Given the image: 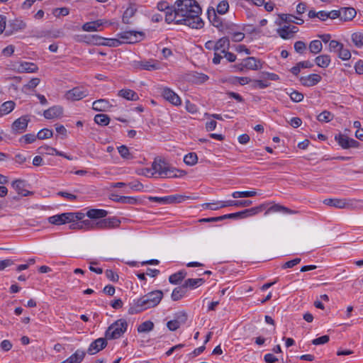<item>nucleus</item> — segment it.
Returning a JSON list of instances; mask_svg holds the SVG:
<instances>
[{"label": "nucleus", "mask_w": 363, "mask_h": 363, "mask_svg": "<svg viewBox=\"0 0 363 363\" xmlns=\"http://www.w3.org/2000/svg\"><path fill=\"white\" fill-rule=\"evenodd\" d=\"M240 65L251 70H257L262 68L261 61L254 57H248L244 59Z\"/></svg>", "instance_id": "6ab92c4d"}, {"label": "nucleus", "mask_w": 363, "mask_h": 363, "mask_svg": "<svg viewBox=\"0 0 363 363\" xmlns=\"http://www.w3.org/2000/svg\"><path fill=\"white\" fill-rule=\"evenodd\" d=\"M230 40L227 37H223L216 41V49L214 51V57L212 62L214 65L220 63L223 55L229 50Z\"/></svg>", "instance_id": "0eeeda50"}, {"label": "nucleus", "mask_w": 363, "mask_h": 363, "mask_svg": "<svg viewBox=\"0 0 363 363\" xmlns=\"http://www.w3.org/2000/svg\"><path fill=\"white\" fill-rule=\"evenodd\" d=\"M186 276L184 270H180L169 277V281L172 284H178Z\"/></svg>", "instance_id": "e433bc0d"}, {"label": "nucleus", "mask_w": 363, "mask_h": 363, "mask_svg": "<svg viewBox=\"0 0 363 363\" xmlns=\"http://www.w3.org/2000/svg\"><path fill=\"white\" fill-rule=\"evenodd\" d=\"M267 207L266 203H262L258 206L243 210L245 218L257 215Z\"/></svg>", "instance_id": "72a5a7b5"}, {"label": "nucleus", "mask_w": 363, "mask_h": 363, "mask_svg": "<svg viewBox=\"0 0 363 363\" xmlns=\"http://www.w3.org/2000/svg\"><path fill=\"white\" fill-rule=\"evenodd\" d=\"M118 37L122 40V43H133L138 40V36L140 38L144 35L143 32L129 30L124 31L118 33ZM120 42L119 44H121Z\"/></svg>", "instance_id": "f8f14e48"}, {"label": "nucleus", "mask_w": 363, "mask_h": 363, "mask_svg": "<svg viewBox=\"0 0 363 363\" xmlns=\"http://www.w3.org/2000/svg\"><path fill=\"white\" fill-rule=\"evenodd\" d=\"M157 8L161 11H165V16L169 11H174V6L169 7V4L167 1H162L157 3Z\"/></svg>", "instance_id": "6e6d98bb"}, {"label": "nucleus", "mask_w": 363, "mask_h": 363, "mask_svg": "<svg viewBox=\"0 0 363 363\" xmlns=\"http://www.w3.org/2000/svg\"><path fill=\"white\" fill-rule=\"evenodd\" d=\"M19 69H21V72H23L34 73L38 71V67L33 62H26L21 64Z\"/></svg>", "instance_id": "a19ab883"}, {"label": "nucleus", "mask_w": 363, "mask_h": 363, "mask_svg": "<svg viewBox=\"0 0 363 363\" xmlns=\"http://www.w3.org/2000/svg\"><path fill=\"white\" fill-rule=\"evenodd\" d=\"M135 68L141 70L153 71L160 68V63L155 60L134 61Z\"/></svg>", "instance_id": "9b49d317"}, {"label": "nucleus", "mask_w": 363, "mask_h": 363, "mask_svg": "<svg viewBox=\"0 0 363 363\" xmlns=\"http://www.w3.org/2000/svg\"><path fill=\"white\" fill-rule=\"evenodd\" d=\"M137 11V9L134 5L130 4L129 6L125 10L123 16L122 21L123 23L130 24L131 23L130 18L134 16Z\"/></svg>", "instance_id": "c85d7f7f"}, {"label": "nucleus", "mask_w": 363, "mask_h": 363, "mask_svg": "<svg viewBox=\"0 0 363 363\" xmlns=\"http://www.w3.org/2000/svg\"><path fill=\"white\" fill-rule=\"evenodd\" d=\"M330 340L328 335H323L321 337H317L312 340V344L315 345H323L327 343Z\"/></svg>", "instance_id": "e2e57ef3"}, {"label": "nucleus", "mask_w": 363, "mask_h": 363, "mask_svg": "<svg viewBox=\"0 0 363 363\" xmlns=\"http://www.w3.org/2000/svg\"><path fill=\"white\" fill-rule=\"evenodd\" d=\"M111 199L118 203L129 204H135L138 201V199L133 196H118L116 194L111 195Z\"/></svg>", "instance_id": "7c9ffc66"}, {"label": "nucleus", "mask_w": 363, "mask_h": 363, "mask_svg": "<svg viewBox=\"0 0 363 363\" xmlns=\"http://www.w3.org/2000/svg\"><path fill=\"white\" fill-rule=\"evenodd\" d=\"M334 118V115L330 111H323L318 116L317 119L321 123H328Z\"/></svg>", "instance_id": "79ce46f5"}, {"label": "nucleus", "mask_w": 363, "mask_h": 363, "mask_svg": "<svg viewBox=\"0 0 363 363\" xmlns=\"http://www.w3.org/2000/svg\"><path fill=\"white\" fill-rule=\"evenodd\" d=\"M53 135L52 130L48 128H43L40 130L38 134L37 138L40 140H45L50 138Z\"/></svg>", "instance_id": "603ef678"}, {"label": "nucleus", "mask_w": 363, "mask_h": 363, "mask_svg": "<svg viewBox=\"0 0 363 363\" xmlns=\"http://www.w3.org/2000/svg\"><path fill=\"white\" fill-rule=\"evenodd\" d=\"M128 323L125 319L121 318L113 323L106 330L105 337L113 340L121 337L127 330Z\"/></svg>", "instance_id": "20e7f679"}, {"label": "nucleus", "mask_w": 363, "mask_h": 363, "mask_svg": "<svg viewBox=\"0 0 363 363\" xmlns=\"http://www.w3.org/2000/svg\"><path fill=\"white\" fill-rule=\"evenodd\" d=\"M270 85L266 80L252 79L251 86L252 89H265Z\"/></svg>", "instance_id": "09e8293b"}, {"label": "nucleus", "mask_w": 363, "mask_h": 363, "mask_svg": "<svg viewBox=\"0 0 363 363\" xmlns=\"http://www.w3.org/2000/svg\"><path fill=\"white\" fill-rule=\"evenodd\" d=\"M130 189L135 191H142L143 190V185L138 181L130 182L127 184Z\"/></svg>", "instance_id": "052dcab7"}, {"label": "nucleus", "mask_w": 363, "mask_h": 363, "mask_svg": "<svg viewBox=\"0 0 363 363\" xmlns=\"http://www.w3.org/2000/svg\"><path fill=\"white\" fill-rule=\"evenodd\" d=\"M29 118L27 116H23L15 120L11 125V130L13 133H22L26 131Z\"/></svg>", "instance_id": "dca6fc26"}, {"label": "nucleus", "mask_w": 363, "mask_h": 363, "mask_svg": "<svg viewBox=\"0 0 363 363\" xmlns=\"http://www.w3.org/2000/svg\"><path fill=\"white\" fill-rule=\"evenodd\" d=\"M16 107V103L13 101H7L0 106V111L3 116L10 113Z\"/></svg>", "instance_id": "4c0bfd02"}, {"label": "nucleus", "mask_w": 363, "mask_h": 363, "mask_svg": "<svg viewBox=\"0 0 363 363\" xmlns=\"http://www.w3.org/2000/svg\"><path fill=\"white\" fill-rule=\"evenodd\" d=\"M118 151L121 157L125 160H131L133 159V155L129 151V149L126 145H122L118 147Z\"/></svg>", "instance_id": "49530a36"}, {"label": "nucleus", "mask_w": 363, "mask_h": 363, "mask_svg": "<svg viewBox=\"0 0 363 363\" xmlns=\"http://www.w3.org/2000/svg\"><path fill=\"white\" fill-rule=\"evenodd\" d=\"M86 215L91 219H100L106 218L108 211L104 209L91 208L86 211Z\"/></svg>", "instance_id": "a878e982"}, {"label": "nucleus", "mask_w": 363, "mask_h": 363, "mask_svg": "<svg viewBox=\"0 0 363 363\" xmlns=\"http://www.w3.org/2000/svg\"><path fill=\"white\" fill-rule=\"evenodd\" d=\"M335 140L337 142L343 149H349L351 147H358L359 143L354 139L350 138L345 135L338 134L335 137Z\"/></svg>", "instance_id": "ddd939ff"}, {"label": "nucleus", "mask_w": 363, "mask_h": 363, "mask_svg": "<svg viewBox=\"0 0 363 363\" xmlns=\"http://www.w3.org/2000/svg\"><path fill=\"white\" fill-rule=\"evenodd\" d=\"M163 298L161 290H155L147 293L143 296L133 300L128 308L130 315L137 314L147 309L157 306Z\"/></svg>", "instance_id": "f03ea898"}, {"label": "nucleus", "mask_w": 363, "mask_h": 363, "mask_svg": "<svg viewBox=\"0 0 363 363\" xmlns=\"http://www.w3.org/2000/svg\"><path fill=\"white\" fill-rule=\"evenodd\" d=\"M149 201L157 202L162 204L181 203L184 200V196L182 195H171L163 197L150 196Z\"/></svg>", "instance_id": "4468645a"}, {"label": "nucleus", "mask_w": 363, "mask_h": 363, "mask_svg": "<svg viewBox=\"0 0 363 363\" xmlns=\"http://www.w3.org/2000/svg\"><path fill=\"white\" fill-rule=\"evenodd\" d=\"M289 30V26H284L282 28L277 29V33L281 38L286 40L292 38Z\"/></svg>", "instance_id": "5fc2aeb1"}, {"label": "nucleus", "mask_w": 363, "mask_h": 363, "mask_svg": "<svg viewBox=\"0 0 363 363\" xmlns=\"http://www.w3.org/2000/svg\"><path fill=\"white\" fill-rule=\"evenodd\" d=\"M207 16L209 21L214 27L217 28L223 33H230L233 24L224 22L223 19L216 14V10L213 8L208 9Z\"/></svg>", "instance_id": "423d86ee"}, {"label": "nucleus", "mask_w": 363, "mask_h": 363, "mask_svg": "<svg viewBox=\"0 0 363 363\" xmlns=\"http://www.w3.org/2000/svg\"><path fill=\"white\" fill-rule=\"evenodd\" d=\"M88 94L89 91L87 89L77 86L67 91L65 93V98L71 101H79L87 96Z\"/></svg>", "instance_id": "9d476101"}, {"label": "nucleus", "mask_w": 363, "mask_h": 363, "mask_svg": "<svg viewBox=\"0 0 363 363\" xmlns=\"http://www.w3.org/2000/svg\"><path fill=\"white\" fill-rule=\"evenodd\" d=\"M342 43H340L337 40H332L329 43V51L333 52H337L340 49H341Z\"/></svg>", "instance_id": "13d9d810"}, {"label": "nucleus", "mask_w": 363, "mask_h": 363, "mask_svg": "<svg viewBox=\"0 0 363 363\" xmlns=\"http://www.w3.org/2000/svg\"><path fill=\"white\" fill-rule=\"evenodd\" d=\"M301 258H295L294 259H291V260H289L286 262H285L282 266H281V268L282 269H287V268H292L294 267V266L297 265L298 264H299L301 262Z\"/></svg>", "instance_id": "0e129e2a"}, {"label": "nucleus", "mask_w": 363, "mask_h": 363, "mask_svg": "<svg viewBox=\"0 0 363 363\" xmlns=\"http://www.w3.org/2000/svg\"><path fill=\"white\" fill-rule=\"evenodd\" d=\"M308 49L313 55H316L321 52L323 49L322 42L319 40H312L308 45Z\"/></svg>", "instance_id": "ea45409f"}, {"label": "nucleus", "mask_w": 363, "mask_h": 363, "mask_svg": "<svg viewBox=\"0 0 363 363\" xmlns=\"http://www.w3.org/2000/svg\"><path fill=\"white\" fill-rule=\"evenodd\" d=\"M345 199H325L323 200V203L326 206L334 207L336 208L344 209Z\"/></svg>", "instance_id": "cd10ccee"}, {"label": "nucleus", "mask_w": 363, "mask_h": 363, "mask_svg": "<svg viewBox=\"0 0 363 363\" xmlns=\"http://www.w3.org/2000/svg\"><path fill=\"white\" fill-rule=\"evenodd\" d=\"M337 56L342 60H348L351 58V52L349 49L345 48L344 45L338 50Z\"/></svg>", "instance_id": "3c124183"}, {"label": "nucleus", "mask_w": 363, "mask_h": 363, "mask_svg": "<svg viewBox=\"0 0 363 363\" xmlns=\"http://www.w3.org/2000/svg\"><path fill=\"white\" fill-rule=\"evenodd\" d=\"M106 338L100 337L92 342L87 352L89 354H94L102 350L107 345Z\"/></svg>", "instance_id": "f3484780"}, {"label": "nucleus", "mask_w": 363, "mask_h": 363, "mask_svg": "<svg viewBox=\"0 0 363 363\" xmlns=\"http://www.w3.org/2000/svg\"><path fill=\"white\" fill-rule=\"evenodd\" d=\"M287 94L289 95L291 100L296 103L301 102L304 98L302 93L296 90H294L291 92H287Z\"/></svg>", "instance_id": "864d4df0"}, {"label": "nucleus", "mask_w": 363, "mask_h": 363, "mask_svg": "<svg viewBox=\"0 0 363 363\" xmlns=\"http://www.w3.org/2000/svg\"><path fill=\"white\" fill-rule=\"evenodd\" d=\"M357 11L352 7H342L340 9V20L343 21H352L356 16Z\"/></svg>", "instance_id": "4be33fe9"}, {"label": "nucleus", "mask_w": 363, "mask_h": 363, "mask_svg": "<svg viewBox=\"0 0 363 363\" xmlns=\"http://www.w3.org/2000/svg\"><path fill=\"white\" fill-rule=\"evenodd\" d=\"M94 122L98 125L105 126L110 122V118L106 114L99 113L94 116Z\"/></svg>", "instance_id": "c03bdc74"}, {"label": "nucleus", "mask_w": 363, "mask_h": 363, "mask_svg": "<svg viewBox=\"0 0 363 363\" xmlns=\"http://www.w3.org/2000/svg\"><path fill=\"white\" fill-rule=\"evenodd\" d=\"M201 13V9L196 0H177L174 11L167 13L165 21L167 23L174 22L176 24H183L199 29L203 26Z\"/></svg>", "instance_id": "f257e3e1"}, {"label": "nucleus", "mask_w": 363, "mask_h": 363, "mask_svg": "<svg viewBox=\"0 0 363 363\" xmlns=\"http://www.w3.org/2000/svg\"><path fill=\"white\" fill-rule=\"evenodd\" d=\"M154 328V323L151 320H146L142 323L138 327V332L140 333H147L152 330Z\"/></svg>", "instance_id": "37998d69"}, {"label": "nucleus", "mask_w": 363, "mask_h": 363, "mask_svg": "<svg viewBox=\"0 0 363 363\" xmlns=\"http://www.w3.org/2000/svg\"><path fill=\"white\" fill-rule=\"evenodd\" d=\"M105 274L107 279H108L110 281L113 282H117L118 281V275L111 269H106L105 272Z\"/></svg>", "instance_id": "69168bd1"}, {"label": "nucleus", "mask_w": 363, "mask_h": 363, "mask_svg": "<svg viewBox=\"0 0 363 363\" xmlns=\"http://www.w3.org/2000/svg\"><path fill=\"white\" fill-rule=\"evenodd\" d=\"M351 40L357 48H363V32H355L351 35Z\"/></svg>", "instance_id": "58836bf2"}, {"label": "nucleus", "mask_w": 363, "mask_h": 363, "mask_svg": "<svg viewBox=\"0 0 363 363\" xmlns=\"http://www.w3.org/2000/svg\"><path fill=\"white\" fill-rule=\"evenodd\" d=\"M161 96L171 104L178 106L182 104V99L172 89L162 86L160 88Z\"/></svg>", "instance_id": "6e6552de"}, {"label": "nucleus", "mask_w": 363, "mask_h": 363, "mask_svg": "<svg viewBox=\"0 0 363 363\" xmlns=\"http://www.w3.org/2000/svg\"><path fill=\"white\" fill-rule=\"evenodd\" d=\"M294 50L298 54H303L306 50V45L303 41L298 40L294 43Z\"/></svg>", "instance_id": "bf43d9fd"}, {"label": "nucleus", "mask_w": 363, "mask_h": 363, "mask_svg": "<svg viewBox=\"0 0 363 363\" xmlns=\"http://www.w3.org/2000/svg\"><path fill=\"white\" fill-rule=\"evenodd\" d=\"M86 352L84 350L78 349L74 354L60 363H81L84 359Z\"/></svg>", "instance_id": "412c9836"}, {"label": "nucleus", "mask_w": 363, "mask_h": 363, "mask_svg": "<svg viewBox=\"0 0 363 363\" xmlns=\"http://www.w3.org/2000/svg\"><path fill=\"white\" fill-rule=\"evenodd\" d=\"M105 220L108 224V228H109V229L117 228L121 224V220L116 217L107 218H105Z\"/></svg>", "instance_id": "4d7b16f0"}, {"label": "nucleus", "mask_w": 363, "mask_h": 363, "mask_svg": "<svg viewBox=\"0 0 363 363\" xmlns=\"http://www.w3.org/2000/svg\"><path fill=\"white\" fill-rule=\"evenodd\" d=\"M175 320L180 324H184L187 320V314L184 311H180L175 315Z\"/></svg>", "instance_id": "680f3d73"}, {"label": "nucleus", "mask_w": 363, "mask_h": 363, "mask_svg": "<svg viewBox=\"0 0 363 363\" xmlns=\"http://www.w3.org/2000/svg\"><path fill=\"white\" fill-rule=\"evenodd\" d=\"M262 77H263L264 80H271V81H277L279 79V77L275 74V73H271V72H262Z\"/></svg>", "instance_id": "338daca9"}, {"label": "nucleus", "mask_w": 363, "mask_h": 363, "mask_svg": "<svg viewBox=\"0 0 363 363\" xmlns=\"http://www.w3.org/2000/svg\"><path fill=\"white\" fill-rule=\"evenodd\" d=\"M26 27V23L23 20L16 18L9 21L5 33L6 35H11L16 32L24 30Z\"/></svg>", "instance_id": "2eb2a0df"}, {"label": "nucleus", "mask_w": 363, "mask_h": 363, "mask_svg": "<svg viewBox=\"0 0 363 363\" xmlns=\"http://www.w3.org/2000/svg\"><path fill=\"white\" fill-rule=\"evenodd\" d=\"M344 209L357 210L363 208V200L354 199H345Z\"/></svg>", "instance_id": "bb28decb"}, {"label": "nucleus", "mask_w": 363, "mask_h": 363, "mask_svg": "<svg viewBox=\"0 0 363 363\" xmlns=\"http://www.w3.org/2000/svg\"><path fill=\"white\" fill-rule=\"evenodd\" d=\"M104 20L99 19L94 21L87 22L85 23L82 26V29L84 31L87 32H92V31H96L98 30V28L104 25Z\"/></svg>", "instance_id": "c756f323"}, {"label": "nucleus", "mask_w": 363, "mask_h": 363, "mask_svg": "<svg viewBox=\"0 0 363 363\" xmlns=\"http://www.w3.org/2000/svg\"><path fill=\"white\" fill-rule=\"evenodd\" d=\"M205 282V280L201 278L198 279H187L184 282L183 285L186 288L196 289L198 286L202 285Z\"/></svg>", "instance_id": "f704fd0d"}, {"label": "nucleus", "mask_w": 363, "mask_h": 363, "mask_svg": "<svg viewBox=\"0 0 363 363\" xmlns=\"http://www.w3.org/2000/svg\"><path fill=\"white\" fill-rule=\"evenodd\" d=\"M37 138V135H35L34 134H26L24 135L21 138V141H23L26 144H30L35 141Z\"/></svg>", "instance_id": "774afa93"}, {"label": "nucleus", "mask_w": 363, "mask_h": 363, "mask_svg": "<svg viewBox=\"0 0 363 363\" xmlns=\"http://www.w3.org/2000/svg\"><path fill=\"white\" fill-rule=\"evenodd\" d=\"M11 186L22 196H26L30 194V191L25 189L26 182L23 180L16 179L12 182Z\"/></svg>", "instance_id": "5701e85b"}, {"label": "nucleus", "mask_w": 363, "mask_h": 363, "mask_svg": "<svg viewBox=\"0 0 363 363\" xmlns=\"http://www.w3.org/2000/svg\"><path fill=\"white\" fill-rule=\"evenodd\" d=\"M331 62V58L330 55L324 54L318 55L315 58V62L316 65L321 68H326L328 67Z\"/></svg>", "instance_id": "2f4dec72"}, {"label": "nucleus", "mask_w": 363, "mask_h": 363, "mask_svg": "<svg viewBox=\"0 0 363 363\" xmlns=\"http://www.w3.org/2000/svg\"><path fill=\"white\" fill-rule=\"evenodd\" d=\"M256 195H257V192L255 191H234L232 194V196L234 199L252 197Z\"/></svg>", "instance_id": "a18cd8bd"}, {"label": "nucleus", "mask_w": 363, "mask_h": 363, "mask_svg": "<svg viewBox=\"0 0 363 363\" xmlns=\"http://www.w3.org/2000/svg\"><path fill=\"white\" fill-rule=\"evenodd\" d=\"M118 96L128 101H138L139 99L138 94L130 89H121L118 92Z\"/></svg>", "instance_id": "393cba45"}, {"label": "nucleus", "mask_w": 363, "mask_h": 363, "mask_svg": "<svg viewBox=\"0 0 363 363\" xmlns=\"http://www.w3.org/2000/svg\"><path fill=\"white\" fill-rule=\"evenodd\" d=\"M87 38V44L95 45H113L117 46L120 41L117 39H106L98 35H89Z\"/></svg>", "instance_id": "1a4fd4ad"}, {"label": "nucleus", "mask_w": 363, "mask_h": 363, "mask_svg": "<svg viewBox=\"0 0 363 363\" xmlns=\"http://www.w3.org/2000/svg\"><path fill=\"white\" fill-rule=\"evenodd\" d=\"M322 79V77L318 74H311L307 76H303L300 78L301 84L304 86H313L318 84Z\"/></svg>", "instance_id": "a211bd4d"}, {"label": "nucleus", "mask_w": 363, "mask_h": 363, "mask_svg": "<svg viewBox=\"0 0 363 363\" xmlns=\"http://www.w3.org/2000/svg\"><path fill=\"white\" fill-rule=\"evenodd\" d=\"M84 216L85 214L81 212L63 213L61 214L50 216L48 218V220L52 224L60 225L67 223L82 220L84 218Z\"/></svg>", "instance_id": "39448f33"}, {"label": "nucleus", "mask_w": 363, "mask_h": 363, "mask_svg": "<svg viewBox=\"0 0 363 363\" xmlns=\"http://www.w3.org/2000/svg\"><path fill=\"white\" fill-rule=\"evenodd\" d=\"M198 157L196 153L190 152L186 155L184 157V162L187 165L193 166L197 163Z\"/></svg>", "instance_id": "de8ad7c7"}, {"label": "nucleus", "mask_w": 363, "mask_h": 363, "mask_svg": "<svg viewBox=\"0 0 363 363\" xmlns=\"http://www.w3.org/2000/svg\"><path fill=\"white\" fill-rule=\"evenodd\" d=\"M63 114V108L60 106H54L45 110L43 116L47 119L60 118Z\"/></svg>", "instance_id": "aec40b11"}, {"label": "nucleus", "mask_w": 363, "mask_h": 363, "mask_svg": "<svg viewBox=\"0 0 363 363\" xmlns=\"http://www.w3.org/2000/svg\"><path fill=\"white\" fill-rule=\"evenodd\" d=\"M110 107V104L106 99L96 100L92 104V108L97 111H105Z\"/></svg>", "instance_id": "473e14b6"}, {"label": "nucleus", "mask_w": 363, "mask_h": 363, "mask_svg": "<svg viewBox=\"0 0 363 363\" xmlns=\"http://www.w3.org/2000/svg\"><path fill=\"white\" fill-rule=\"evenodd\" d=\"M186 293V289L182 284L181 286H178L174 289L172 291L171 298L174 301L182 299Z\"/></svg>", "instance_id": "c9c22d12"}, {"label": "nucleus", "mask_w": 363, "mask_h": 363, "mask_svg": "<svg viewBox=\"0 0 363 363\" xmlns=\"http://www.w3.org/2000/svg\"><path fill=\"white\" fill-rule=\"evenodd\" d=\"M277 212L283 213L284 214H293V213H296V211L291 210L289 208H286V207L281 206L280 204H278V203H275V204L272 205V206H270L267 210V211L265 212V215H267L270 213H277Z\"/></svg>", "instance_id": "b1692460"}, {"label": "nucleus", "mask_w": 363, "mask_h": 363, "mask_svg": "<svg viewBox=\"0 0 363 363\" xmlns=\"http://www.w3.org/2000/svg\"><path fill=\"white\" fill-rule=\"evenodd\" d=\"M152 168L155 173L162 178H175L181 177L184 174V171L173 167L162 159H155L152 162Z\"/></svg>", "instance_id": "7ed1b4c3"}, {"label": "nucleus", "mask_w": 363, "mask_h": 363, "mask_svg": "<svg viewBox=\"0 0 363 363\" xmlns=\"http://www.w3.org/2000/svg\"><path fill=\"white\" fill-rule=\"evenodd\" d=\"M229 9V4L227 0H223L218 3L216 7V11L218 13L223 15L226 13Z\"/></svg>", "instance_id": "8fccbe9b"}]
</instances>
